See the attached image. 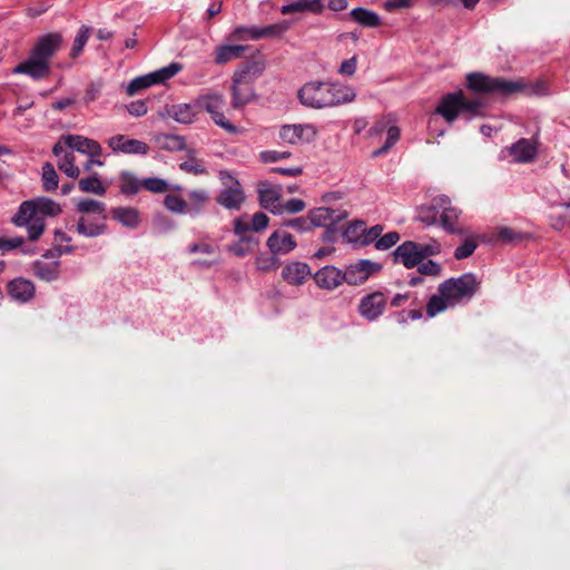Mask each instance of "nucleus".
Segmentation results:
<instances>
[{
	"label": "nucleus",
	"instance_id": "obj_1",
	"mask_svg": "<svg viewBox=\"0 0 570 570\" xmlns=\"http://www.w3.org/2000/svg\"><path fill=\"white\" fill-rule=\"evenodd\" d=\"M480 288V282L472 273L451 277L439 285V295H432L426 304V314L434 317L449 307L469 302Z\"/></svg>",
	"mask_w": 570,
	"mask_h": 570
},
{
	"label": "nucleus",
	"instance_id": "obj_2",
	"mask_svg": "<svg viewBox=\"0 0 570 570\" xmlns=\"http://www.w3.org/2000/svg\"><path fill=\"white\" fill-rule=\"evenodd\" d=\"M63 37L60 32H49L35 41L29 56L13 68V73L27 75L33 80L47 78L51 72L50 60L61 49Z\"/></svg>",
	"mask_w": 570,
	"mask_h": 570
},
{
	"label": "nucleus",
	"instance_id": "obj_3",
	"mask_svg": "<svg viewBox=\"0 0 570 570\" xmlns=\"http://www.w3.org/2000/svg\"><path fill=\"white\" fill-rule=\"evenodd\" d=\"M298 99L302 105L323 109L352 102L355 90L346 85L328 81H309L298 90Z\"/></svg>",
	"mask_w": 570,
	"mask_h": 570
},
{
	"label": "nucleus",
	"instance_id": "obj_4",
	"mask_svg": "<svg viewBox=\"0 0 570 570\" xmlns=\"http://www.w3.org/2000/svg\"><path fill=\"white\" fill-rule=\"evenodd\" d=\"M61 212L60 205L47 197H37L24 200L20 204L11 222L18 226H26L28 239L35 242L40 238L45 232V218L56 216Z\"/></svg>",
	"mask_w": 570,
	"mask_h": 570
},
{
	"label": "nucleus",
	"instance_id": "obj_5",
	"mask_svg": "<svg viewBox=\"0 0 570 570\" xmlns=\"http://www.w3.org/2000/svg\"><path fill=\"white\" fill-rule=\"evenodd\" d=\"M466 87L474 92L510 97L514 94L544 95L546 86L542 82L528 87L522 80H508L501 77H490L483 72H471L466 76Z\"/></svg>",
	"mask_w": 570,
	"mask_h": 570
},
{
	"label": "nucleus",
	"instance_id": "obj_6",
	"mask_svg": "<svg viewBox=\"0 0 570 570\" xmlns=\"http://www.w3.org/2000/svg\"><path fill=\"white\" fill-rule=\"evenodd\" d=\"M483 107L484 104L481 100H468L464 95L459 91L448 94L443 97L435 111L451 124L460 114H468V119L479 116Z\"/></svg>",
	"mask_w": 570,
	"mask_h": 570
},
{
	"label": "nucleus",
	"instance_id": "obj_7",
	"mask_svg": "<svg viewBox=\"0 0 570 570\" xmlns=\"http://www.w3.org/2000/svg\"><path fill=\"white\" fill-rule=\"evenodd\" d=\"M197 105L202 109L206 110L210 115L213 121L228 134L239 132L238 127L228 121L224 116V95L217 92L204 95L199 97Z\"/></svg>",
	"mask_w": 570,
	"mask_h": 570
},
{
	"label": "nucleus",
	"instance_id": "obj_8",
	"mask_svg": "<svg viewBox=\"0 0 570 570\" xmlns=\"http://www.w3.org/2000/svg\"><path fill=\"white\" fill-rule=\"evenodd\" d=\"M379 263L371 262L370 259H360L355 264H351L346 269L342 271L343 283L352 286L364 284L371 275L381 269Z\"/></svg>",
	"mask_w": 570,
	"mask_h": 570
},
{
	"label": "nucleus",
	"instance_id": "obj_9",
	"mask_svg": "<svg viewBox=\"0 0 570 570\" xmlns=\"http://www.w3.org/2000/svg\"><path fill=\"white\" fill-rule=\"evenodd\" d=\"M317 129L311 124L284 125L279 129V139L289 145L306 144L315 139Z\"/></svg>",
	"mask_w": 570,
	"mask_h": 570
},
{
	"label": "nucleus",
	"instance_id": "obj_10",
	"mask_svg": "<svg viewBox=\"0 0 570 570\" xmlns=\"http://www.w3.org/2000/svg\"><path fill=\"white\" fill-rule=\"evenodd\" d=\"M257 194L259 205L273 213L274 215L283 214V207L281 202L282 198V187L274 186L267 180H261L257 183Z\"/></svg>",
	"mask_w": 570,
	"mask_h": 570
},
{
	"label": "nucleus",
	"instance_id": "obj_11",
	"mask_svg": "<svg viewBox=\"0 0 570 570\" xmlns=\"http://www.w3.org/2000/svg\"><path fill=\"white\" fill-rule=\"evenodd\" d=\"M307 215L312 229L315 227L337 225L347 218V212L345 209H333L328 207L311 209Z\"/></svg>",
	"mask_w": 570,
	"mask_h": 570
},
{
	"label": "nucleus",
	"instance_id": "obj_12",
	"mask_svg": "<svg viewBox=\"0 0 570 570\" xmlns=\"http://www.w3.org/2000/svg\"><path fill=\"white\" fill-rule=\"evenodd\" d=\"M386 299L382 292H373L364 296L358 304V312L362 317L372 322L377 320L384 312Z\"/></svg>",
	"mask_w": 570,
	"mask_h": 570
},
{
	"label": "nucleus",
	"instance_id": "obj_13",
	"mask_svg": "<svg viewBox=\"0 0 570 570\" xmlns=\"http://www.w3.org/2000/svg\"><path fill=\"white\" fill-rule=\"evenodd\" d=\"M108 146L115 153L127 155H147L149 146L138 139L129 138L126 135H116L108 139Z\"/></svg>",
	"mask_w": 570,
	"mask_h": 570
},
{
	"label": "nucleus",
	"instance_id": "obj_14",
	"mask_svg": "<svg viewBox=\"0 0 570 570\" xmlns=\"http://www.w3.org/2000/svg\"><path fill=\"white\" fill-rule=\"evenodd\" d=\"M227 177L233 184L219 193L216 202L226 209L238 210L245 202V194L237 179H234L229 174H227Z\"/></svg>",
	"mask_w": 570,
	"mask_h": 570
},
{
	"label": "nucleus",
	"instance_id": "obj_15",
	"mask_svg": "<svg viewBox=\"0 0 570 570\" xmlns=\"http://www.w3.org/2000/svg\"><path fill=\"white\" fill-rule=\"evenodd\" d=\"M419 250V243L406 240L393 252V261L406 268H413L423 262V256Z\"/></svg>",
	"mask_w": 570,
	"mask_h": 570
},
{
	"label": "nucleus",
	"instance_id": "obj_16",
	"mask_svg": "<svg viewBox=\"0 0 570 570\" xmlns=\"http://www.w3.org/2000/svg\"><path fill=\"white\" fill-rule=\"evenodd\" d=\"M62 140L66 147L89 157H100L102 154L100 144L94 139L80 135H67L62 137Z\"/></svg>",
	"mask_w": 570,
	"mask_h": 570
},
{
	"label": "nucleus",
	"instance_id": "obj_17",
	"mask_svg": "<svg viewBox=\"0 0 570 570\" xmlns=\"http://www.w3.org/2000/svg\"><path fill=\"white\" fill-rule=\"evenodd\" d=\"M312 277L321 289L330 292L343 284L342 269L333 265H326L320 268Z\"/></svg>",
	"mask_w": 570,
	"mask_h": 570
},
{
	"label": "nucleus",
	"instance_id": "obj_18",
	"mask_svg": "<svg viewBox=\"0 0 570 570\" xmlns=\"http://www.w3.org/2000/svg\"><path fill=\"white\" fill-rule=\"evenodd\" d=\"M266 245L274 255H286L297 246L294 237L284 228L272 233Z\"/></svg>",
	"mask_w": 570,
	"mask_h": 570
},
{
	"label": "nucleus",
	"instance_id": "obj_19",
	"mask_svg": "<svg viewBox=\"0 0 570 570\" xmlns=\"http://www.w3.org/2000/svg\"><path fill=\"white\" fill-rule=\"evenodd\" d=\"M107 215H100V216H81L79 217L76 230L79 235H82L85 237H98L102 234H105L107 225Z\"/></svg>",
	"mask_w": 570,
	"mask_h": 570
},
{
	"label": "nucleus",
	"instance_id": "obj_20",
	"mask_svg": "<svg viewBox=\"0 0 570 570\" xmlns=\"http://www.w3.org/2000/svg\"><path fill=\"white\" fill-rule=\"evenodd\" d=\"M445 204L442 205L439 215V224L449 234H462L463 230L458 226L461 210L452 205L451 199L445 196Z\"/></svg>",
	"mask_w": 570,
	"mask_h": 570
},
{
	"label": "nucleus",
	"instance_id": "obj_21",
	"mask_svg": "<svg viewBox=\"0 0 570 570\" xmlns=\"http://www.w3.org/2000/svg\"><path fill=\"white\" fill-rule=\"evenodd\" d=\"M308 276H313L311 267L303 262H291L282 271L283 279L294 286L303 285Z\"/></svg>",
	"mask_w": 570,
	"mask_h": 570
},
{
	"label": "nucleus",
	"instance_id": "obj_22",
	"mask_svg": "<svg viewBox=\"0 0 570 570\" xmlns=\"http://www.w3.org/2000/svg\"><path fill=\"white\" fill-rule=\"evenodd\" d=\"M265 65L259 60H250L243 62L234 72L233 80L237 82L254 83L263 73Z\"/></svg>",
	"mask_w": 570,
	"mask_h": 570
},
{
	"label": "nucleus",
	"instance_id": "obj_23",
	"mask_svg": "<svg viewBox=\"0 0 570 570\" xmlns=\"http://www.w3.org/2000/svg\"><path fill=\"white\" fill-rule=\"evenodd\" d=\"M36 293L35 285L31 281L18 277L8 283V294L17 302L27 303Z\"/></svg>",
	"mask_w": 570,
	"mask_h": 570
},
{
	"label": "nucleus",
	"instance_id": "obj_24",
	"mask_svg": "<svg viewBox=\"0 0 570 570\" xmlns=\"http://www.w3.org/2000/svg\"><path fill=\"white\" fill-rule=\"evenodd\" d=\"M509 150L517 163H531L538 155L537 142L525 138H521L511 145Z\"/></svg>",
	"mask_w": 570,
	"mask_h": 570
},
{
	"label": "nucleus",
	"instance_id": "obj_25",
	"mask_svg": "<svg viewBox=\"0 0 570 570\" xmlns=\"http://www.w3.org/2000/svg\"><path fill=\"white\" fill-rule=\"evenodd\" d=\"M257 99V95L254 90L253 83L243 85L233 80L232 85V106L235 109H239L245 105Z\"/></svg>",
	"mask_w": 570,
	"mask_h": 570
},
{
	"label": "nucleus",
	"instance_id": "obj_26",
	"mask_svg": "<svg viewBox=\"0 0 570 570\" xmlns=\"http://www.w3.org/2000/svg\"><path fill=\"white\" fill-rule=\"evenodd\" d=\"M445 195L434 197L430 204L423 205L417 209V220L431 226L439 223L440 209L445 204Z\"/></svg>",
	"mask_w": 570,
	"mask_h": 570
},
{
	"label": "nucleus",
	"instance_id": "obj_27",
	"mask_svg": "<svg viewBox=\"0 0 570 570\" xmlns=\"http://www.w3.org/2000/svg\"><path fill=\"white\" fill-rule=\"evenodd\" d=\"M151 140L161 150L174 153L187 149L186 139L180 135L156 132Z\"/></svg>",
	"mask_w": 570,
	"mask_h": 570
},
{
	"label": "nucleus",
	"instance_id": "obj_28",
	"mask_svg": "<svg viewBox=\"0 0 570 570\" xmlns=\"http://www.w3.org/2000/svg\"><path fill=\"white\" fill-rule=\"evenodd\" d=\"M59 261L47 263L38 259L32 264V273L36 277H38L41 281L53 282L59 278Z\"/></svg>",
	"mask_w": 570,
	"mask_h": 570
},
{
	"label": "nucleus",
	"instance_id": "obj_29",
	"mask_svg": "<svg viewBox=\"0 0 570 570\" xmlns=\"http://www.w3.org/2000/svg\"><path fill=\"white\" fill-rule=\"evenodd\" d=\"M166 115L179 124L188 125L195 120L196 112L189 104L166 106Z\"/></svg>",
	"mask_w": 570,
	"mask_h": 570
},
{
	"label": "nucleus",
	"instance_id": "obj_30",
	"mask_svg": "<svg viewBox=\"0 0 570 570\" xmlns=\"http://www.w3.org/2000/svg\"><path fill=\"white\" fill-rule=\"evenodd\" d=\"M324 9V4L321 0H296L291 3L284 4L281 8L283 14H291L294 12L309 11L313 13H320Z\"/></svg>",
	"mask_w": 570,
	"mask_h": 570
},
{
	"label": "nucleus",
	"instance_id": "obj_31",
	"mask_svg": "<svg viewBox=\"0 0 570 570\" xmlns=\"http://www.w3.org/2000/svg\"><path fill=\"white\" fill-rule=\"evenodd\" d=\"M185 150L186 159L179 164V169L184 173L195 176L205 175L207 169L205 167L204 160L196 157V150L188 147Z\"/></svg>",
	"mask_w": 570,
	"mask_h": 570
},
{
	"label": "nucleus",
	"instance_id": "obj_32",
	"mask_svg": "<svg viewBox=\"0 0 570 570\" xmlns=\"http://www.w3.org/2000/svg\"><path fill=\"white\" fill-rule=\"evenodd\" d=\"M209 200L208 191L204 189H196L188 193L187 214L196 217L202 214L205 205Z\"/></svg>",
	"mask_w": 570,
	"mask_h": 570
},
{
	"label": "nucleus",
	"instance_id": "obj_33",
	"mask_svg": "<svg viewBox=\"0 0 570 570\" xmlns=\"http://www.w3.org/2000/svg\"><path fill=\"white\" fill-rule=\"evenodd\" d=\"M112 218L128 228L138 227L140 219L139 213L132 207H117L111 210Z\"/></svg>",
	"mask_w": 570,
	"mask_h": 570
},
{
	"label": "nucleus",
	"instance_id": "obj_34",
	"mask_svg": "<svg viewBox=\"0 0 570 570\" xmlns=\"http://www.w3.org/2000/svg\"><path fill=\"white\" fill-rule=\"evenodd\" d=\"M247 47L242 45H225L216 49V63H226L243 56Z\"/></svg>",
	"mask_w": 570,
	"mask_h": 570
},
{
	"label": "nucleus",
	"instance_id": "obj_35",
	"mask_svg": "<svg viewBox=\"0 0 570 570\" xmlns=\"http://www.w3.org/2000/svg\"><path fill=\"white\" fill-rule=\"evenodd\" d=\"M350 16L354 21L364 27L375 28L381 23L380 17L374 11L361 7L353 9Z\"/></svg>",
	"mask_w": 570,
	"mask_h": 570
},
{
	"label": "nucleus",
	"instance_id": "obj_36",
	"mask_svg": "<svg viewBox=\"0 0 570 570\" xmlns=\"http://www.w3.org/2000/svg\"><path fill=\"white\" fill-rule=\"evenodd\" d=\"M76 209L82 214V216L92 214V216L107 215L106 205L102 202L86 198L77 203Z\"/></svg>",
	"mask_w": 570,
	"mask_h": 570
},
{
	"label": "nucleus",
	"instance_id": "obj_37",
	"mask_svg": "<svg viewBox=\"0 0 570 570\" xmlns=\"http://www.w3.org/2000/svg\"><path fill=\"white\" fill-rule=\"evenodd\" d=\"M90 35H91L90 27L85 26V24L80 27L77 36L73 39V43H72V47L70 50V57L72 59L78 58L82 53V50H83L86 43L88 42Z\"/></svg>",
	"mask_w": 570,
	"mask_h": 570
},
{
	"label": "nucleus",
	"instance_id": "obj_38",
	"mask_svg": "<svg viewBox=\"0 0 570 570\" xmlns=\"http://www.w3.org/2000/svg\"><path fill=\"white\" fill-rule=\"evenodd\" d=\"M78 186L82 193H90L99 196L106 194V187L102 185L101 180L97 177V175L81 178L78 181Z\"/></svg>",
	"mask_w": 570,
	"mask_h": 570
},
{
	"label": "nucleus",
	"instance_id": "obj_39",
	"mask_svg": "<svg viewBox=\"0 0 570 570\" xmlns=\"http://www.w3.org/2000/svg\"><path fill=\"white\" fill-rule=\"evenodd\" d=\"M59 177L52 164L46 163L42 166V185L46 191H53L58 188Z\"/></svg>",
	"mask_w": 570,
	"mask_h": 570
},
{
	"label": "nucleus",
	"instance_id": "obj_40",
	"mask_svg": "<svg viewBox=\"0 0 570 570\" xmlns=\"http://www.w3.org/2000/svg\"><path fill=\"white\" fill-rule=\"evenodd\" d=\"M364 232L365 223L363 220H355L345 228V230L343 232V236L350 243H358L362 245Z\"/></svg>",
	"mask_w": 570,
	"mask_h": 570
},
{
	"label": "nucleus",
	"instance_id": "obj_41",
	"mask_svg": "<svg viewBox=\"0 0 570 570\" xmlns=\"http://www.w3.org/2000/svg\"><path fill=\"white\" fill-rule=\"evenodd\" d=\"M181 70V65L178 62H171L168 66L160 68L154 72H150L154 83H164L166 80L173 78L176 73Z\"/></svg>",
	"mask_w": 570,
	"mask_h": 570
},
{
	"label": "nucleus",
	"instance_id": "obj_42",
	"mask_svg": "<svg viewBox=\"0 0 570 570\" xmlns=\"http://www.w3.org/2000/svg\"><path fill=\"white\" fill-rule=\"evenodd\" d=\"M120 179V191L124 195H136L140 190V187H142L141 181L131 173H122Z\"/></svg>",
	"mask_w": 570,
	"mask_h": 570
},
{
	"label": "nucleus",
	"instance_id": "obj_43",
	"mask_svg": "<svg viewBox=\"0 0 570 570\" xmlns=\"http://www.w3.org/2000/svg\"><path fill=\"white\" fill-rule=\"evenodd\" d=\"M58 167L70 178H77L80 169L76 166V158L72 153H66L59 160Z\"/></svg>",
	"mask_w": 570,
	"mask_h": 570
},
{
	"label": "nucleus",
	"instance_id": "obj_44",
	"mask_svg": "<svg viewBox=\"0 0 570 570\" xmlns=\"http://www.w3.org/2000/svg\"><path fill=\"white\" fill-rule=\"evenodd\" d=\"M400 128L391 126L387 128V137L384 145L372 153V157L376 158L385 155L400 139Z\"/></svg>",
	"mask_w": 570,
	"mask_h": 570
},
{
	"label": "nucleus",
	"instance_id": "obj_45",
	"mask_svg": "<svg viewBox=\"0 0 570 570\" xmlns=\"http://www.w3.org/2000/svg\"><path fill=\"white\" fill-rule=\"evenodd\" d=\"M232 38L234 40H243L245 38H249L253 40H258L264 38L263 27H239L236 28L233 33Z\"/></svg>",
	"mask_w": 570,
	"mask_h": 570
},
{
	"label": "nucleus",
	"instance_id": "obj_46",
	"mask_svg": "<svg viewBox=\"0 0 570 570\" xmlns=\"http://www.w3.org/2000/svg\"><path fill=\"white\" fill-rule=\"evenodd\" d=\"M165 207L175 214H187V202L179 196L168 194L164 199Z\"/></svg>",
	"mask_w": 570,
	"mask_h": 570
},
{
	"label": "nucleus",
	"instance_id": "obj_47",
	"mask_svg": "<svg viewBox=\"0 0 570 570\" xmlns=\"http://www.w3.org/2000/svg\"><path fill=\"white\" fill-rule=\"evenodd\" d=\"M155 85L154 79L151 78L150 73L136 77L132 79L128 86H127V94L129 96L136 95L139 90L148 88L150 86Z\"/></svg>",
	"mask_w": 570,
	"mask_h": 570
},
{
	"label": "nucleus",
	"instance_id": "obj_48",
	"mask_svg": "<svg viewBox=\"0 0 570 570\" xmlns=\"http://www.w3.org/2000/svg\"><path fill=\"white\" fill-rule=\"evenodd\" d=\"M291 28V22L283 20L277 23H273L263 27L264 38H279Z\"/></svg>",
	"mask_w": 570,
	"mask_h": 570
},
{
	"label": "nucleus",
	"instance_id": "obj_49",
	"mask_svg": "<svg viewBox=\"0 0 570 570\" xmlns=\"http://www.w3.org/2000/svg\"><path fill=\"white\" fill-rule=\"evenodd\" d=\"M256 265L259 271L267 272L277 269L281 265V261L277 258V255L271 253L269 255L266 254L257 257Z\"/></svg>",
	"mask_w": 570,
	"mask_h": 570
},
{
	"label": "nucleus",
	"instance_id": "obj_50",
	"mask_svg": "<svg viewBox=\"0 0 570 570\" xmlns=\"http://www.w3.org/2000/svg\"><path fill=\"white\" fill-rule=\"evenodd\" d=\"M141 185L145 189L151 193H165L168 190V183L163 178L150 177L141 180Z\"/></svg>",
	"mask_w": 570,
	"mask_h": 570
},
{
	"label": "nucleus",
	"instance_id": "obj_51",
	"mask_svg": "<svg viewBox=\"0 0 570 570\" xmlns=\"http://www.w3.org/2000/svg\"><path fill=\"white\" fill-rule=\"evenodd\" d=\"M24 243V238L21 236L16 237H0V252L2 254L11 252L21 247Z\"/></svg>",
	"mask_w": 570,
	"mask_h": 570
},
{
	"label": "nucleus",
	"instance_id": "obj_52",
	"mask_svg": "<svg viewBox=\"0 0 570 570\" xmlns=\"http://www.w3.org/2000/svg\"><path fill=\"white\" fill-rule=\"evenodd\" d=\"M476 246L478 245L473 239H465L459 247L455 248L454 257L456 259L468 258L474 253Z\"/></svg>",
	"mask_w": 570,
	"mask_h": 570
},
{
	"label": "nucleus",
	"instance_id": "obj_53",
	"mask_svg": "<svg viewBox=\"0 0 570 570\" xmlns=\"http://www.w3.org/2000/svg\"><path fill=\"white\" fill-rule=\"evenodd\" d=\"M400 239V235L396 232H390L381 236L376 243L375 248L379 250H385L394 246Z\"/></svg>",
	"mask_w": 570,
	"mask_h": 570
},
{
	"label": "nucleus",
	"instance_id": "obj_54",
	"mask_svg": "<svg viewBox=\"0 0 570 570\" xmlns=\"http://www.w3.org/2000/svg\"><path fill=\"white\" fill-rule=\"evenodd\" d=\"M283 227H291L301 233L312 230L308 215L306 217H297V218L287 219L283 223Z\"/></svg>",
	"mask_w": 570,
	"mask_h": 570
},
{
	"label": "nucleus",
	"instance_id": "obj_55",
	"mask_svg": "<svg viewBox=\"0 0 570 570\" xmlns=\"http://www.w3.org/2000/svg\"><path fill=\"white\" fill-rule=\"evenodd\" d=\"M288 157H291L289 151L264 150L259 154V159L264 164L276 163Z\"/></svg>",
	"mask_w": 570,
	"mask_h": 570
},
{
	"label": "nucleus",
	"instance_id": "obj_56",
	"mask_svg": "<svg viewBox=\"0 0 570 570\" xmlns=\"http://www.w3.org/2000/svg\"><path fill=\"white\" fill-rule=\"evenodd\" d=\"M498 238L504 243H515L521 240L523 237L521 234L514 232L510 227H499L497 230Z\"/></svg>",
	"mask_w": 570,
	"mask_h": 570
},
{
	"label": "nucleus",
	"instance_id": "obj_57",
	"mask_svg": "<svg viewBox=\"0 0 570 570\" xmlns=\"http://www.w3.org/2000/svg\"><path fill=\"white\" fill-rule=\"evenodd\" d=\"M269 223V218L266 214L262 212H257L252 217L250 228L253 232H262L264 230Z\"/></svg>",
	"mask_w": 570,
	"mask_h": 570
},
{
	"label": "nucleus",
	"instance_id": "obj_58",
	"mask_svg": "<svg viewBox=\"0 0 570 570\" xmlns=\"http://www.w3.org/2000/svg\"><path fill=\"white\" fill-rule=\"evenodd\" d=\"M382 232H383L382 225H374L368 229L365 227L364 237L362 239V245H368L373 242L376 243V240L381 237Z\"/></svg>",
	"mask_w": 570,
	"mask_h": 570
},
{
	"label": "nucleus",
	"instance_id": "obj_59",
	"mask_svg": "<svg viewBox=\"0 0 570 570\" xmlns=\"http://www.w3.org/2000/svg\"><path fill=\"white\" fill-rule=\"evenodd\" d=\"M127 110L134 117H141L147 114L148 107L145 100H135L127 106Z\"/></svg>",
	"mask_w": 570,
	"mask_h": 570
},
{
	"label": "nucleus",
	"instance_id": "obj_60",
	"mask_svg": "<svg viewBox=\"0 0 570 570\" xmlns=\"http://www.w3.org/2000/svg\"><path fill=\"white\" fill-rule=\"evenodd\" d=\"M282 207H283V213L287 212L291 214H297L305 209L306 204L302 199L292 198V199L287 200L284 205H282Z\"/></svg>",
	"mask_w": 570,
	"mask_h": 570
},
{
	"label": "nucleus",
	"instance_id": "obj_61",
	"mask_svg": "<svg viewBox=\"0 0 570 570\" xmlns=\"http://www.w3.org/2000/svg\"><path fill=\"white\" fill-rule=\"evenodd\" d=\"M356 66H357V58L356 56H353L352 58L350 59H346L344 60L342 63H341V67L338 69V72L343 76H353L356 71Z\"/></svg>",
	"mask_w": 570,
	"mask_h": 570
},
{
	"label": "nucleus",
	"instance_id": "obj_62",
	"mask_svg": "<svg viewBox=\"0 0 570 570\" xmlns=\"http://www.w3.org/2000/svg\"><path fill=\"white\" fill-rule=\"evenodd\" d=\"M269 173L272 174H281L289 177H296L303 174V168L301 166L295 167H272L269 168Z\"/></svg>",
	"mask_w": 570,
	"mask_h": 570
},
{
	"label": "nucleus",
	"instance_id": "obj_63",
	"mask_svg": "<svg viewBox=\"0 0 570 570\" xmlns=\"http://www.w3.org/2000/svg\"><path fill=\"white\" fill-rule=\"evenodd\" d=\"M100 91H101V83L100 82H91V83H89V86L86 89L85 101L87 104H89L91 101H95L99 97Z\"/></svg>",
	"mask_w": 570,
	"mask_h": 570
},
{
	"label": "nucleus",
	"instance_id": "obj_64",
	"mask_svg": "<svg viewBox=\"0 0 570 570\" xmlns=\"http://www.w3.org/2000/svg\"><path fill=\"white\" fill-rule=\"evenodd\" d=\"M419 272L423 275H438L440 273V265L433 261L419 264Z\"/></svg>",
	"mask_w": 570,
	"mask_h": 570
}]
</instances>
